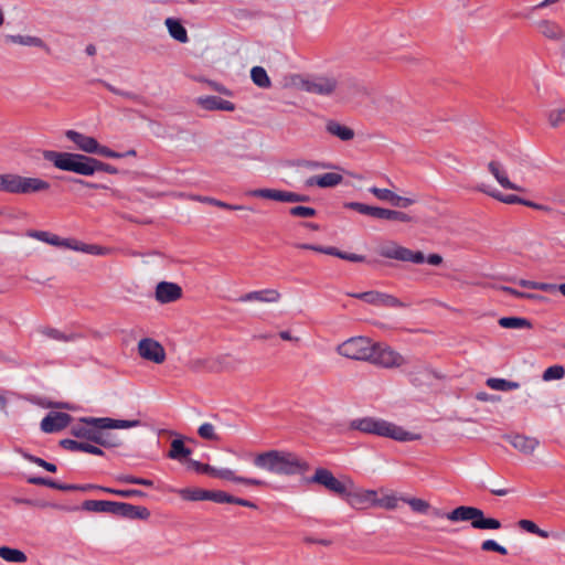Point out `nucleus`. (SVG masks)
Segmentation results:
<instances>
[{"mask_svg":"<svg viewBox=\"0 0 565 565\" xmlns=\"http://www.w3.org/2000/svg\"><path fill=\"white\" fill-rule=\"evenodd\" d=\"M398 500L399 499L393 493L385 494L382 498L376 497L375 507H380L386 510H394L397 508Z\"/></svg>","mask_w":565,"mask_h":565,"instance_id":"3c124183","label":"nucleus"},{"mask_svg":"<svg viewBox=\"0 0 565 565\" xmlns=\"http://www.w3.org/2000/svg\"><path fill=\"white\" fill-rule=\"evenodd\" d=\"M138 354L141 359L154 364H162L167 359L163 345L152 338H143L137 345Z\"/></svg>","mask_w":565,"mask_h":565,"instance_id":"ddd939ff","label":"nucleus"},{"mask_svg":"<svg viewBox=\"0 0 565 565\" xmlns=\"http://www.w3.org/2000/svg\"><path fill=\"white\" fill-rule=\"evenodd\" d=\"M0 557L9 563H24L28 559L24 552L9 546L0 547Z\"/></svg>","mask_w":565,"mask_h":565,"instance_id":"ea45409f","label":"nucleus"},{"mask_svg":"<svg viewBox=\"0 0 565 565\" xmlns=\"http://www.w3.org/2000/svg\"><path fill=\"white\" fill-rule=\"evenodd\" d=\"M182 297V289L178 284L161 281L156 287V300L160 303H170Z\"/></svg>","mask_w":565,"mask_h":565,"instance_id":"2eb2a0df","label":"nucleus"},{"mask_svg":"<svg viewBox=\"0 0 565 565\" xmlns=\"http://www.w3.org/2000/svg\"><path fill=\"white\" fill-rule=\"evenodd\" d=\"M28 482L35 486H45L61 491H75L77 489V484L60 483L44 477H30L28 478Z\"/></svg>","mask_w":565,"mask_h":565,"instance_id":"72a5a7b5","label":"nucleus"},{"mask_svg":"<svg viewBox=\"0 0 565 565\" xmlns=\"http://www.w3.org/2000/svg\"><path fill=\"white\" fill-rule=\"evenodd\" d=\"M537 29L540 33L548 40L561 41L563 38L562 26L553 21L543 20L537 23Z\"/></svg>","mask_w":565,"mask_h":565,"instance_id":"473e14b6","label":"nucleus"},{"mask_svg":"<svg viewBox=\"0 0 565 565\" xmlns=\"http://www.w3.org/2000/svg\"><path fill=\"white\" fill-rule=\"evenodd\" d=\"M481 550L484 552H497L501 555L508 554V550L504 546L497 543L494 540L483 541L481 544Z\"/></svg>","mask_w":565,"mask_h":565,"instance_id":"6e6d98bb","label":"nucleus"},{"mask_svg":"<svg viewBox=\"0 0 565 565\" xmlns=\"http://www.w3.org/2000/svg\"><path fill=\"white\" fill-rule=\"evenodd\" d=\"M105 86H106V87H107L111 93L117 94V95H119V96H122V97H125V98H127V99L137 100V99L139 98V97H138V95H136V94H134V93H131V92H125V90L118 89V88L114 87V86H113V85H110V84H107V83H106V84H105Z\"/></svg>","mask_w":565,"mask_h":565,"instance_id":"774afa93","label":"nucleus"},{"mask_svg":"<svg viewBox=\"0 0 565 565\" xmlns=\"http://www.w3.org/2000/svg\"><path fill=\"white\" fill-rule=\"evenodd\" d=\"M479 192L486 193L489 196L507 204H525V205H532V203L519 198L515 194H503L497 189H493L484 183L477 185L476 188Z\"/></svg>","mask_w":565,"mask_h":565,"instance_id":"b1692460","label":"nucleus"},{"mask_svg":"<svg viewBox=\"0 0 565 565\" xmlns=\"http://www.w3.org/2000/svg\"><path fill=\"white\" fill-rule=\"evenodd\" d=\"M509 443L523 454H532L539 445V441L533 437L524 435H512L507 437Z\"/></svg>","mask_w":565,"mask_h":565,"instance_id":"c85d7f7f","label":"nucleus"},{"mask_svg":"<svg viewBox=\"0 0 565 565\" xmlns=\"http://www.w3.org/2000/svg\"><path fill=\"white\" fill-rule=\"evenodd\" d=\"M250 78L253 83L260 88H269L271 85L266 70L262 66H254L250 70Z\"/></svg>","mask_w":565,"mask_h":565,"instance_id":"79ce46f5","label":"nucleus"},{"mask_svg":"<svg viewBox=\"0 0 565 565\" xmlns=\"http://www.w3.org/2000/svg\"><path fill=\"white\" fill-rule=\"evenodd\" d=\"M388 221H398V222L408 223L412 221V217L404 212L396 211V210H390L388 211Z\"/></svg>","mask_w":565,"mask_h":565,"instance_id":"338daca9","label":"nucleus"},{"mask_svg":"<svg viewBox=\"0 0 565 565\" xmlns=\"http://www.w3.org/2000/svg\"><path fill=\"white\" fill-rule=\"evenodd\" d=\"M281 298V295L276 289H263L249 291L245 295H242L238 298L239 302H250V301H259V302H278Z\"/></svg>","mask_w":565,"mask_h":565,"instance_id":"412c9836","label":"nucleus"},{"mask_svg":"<svg viewBox=\"0 0 565 565\" xmlns=\"http://www.w3.org/2000/svg\"><path fill=\"white\" fill-rule=\"evenodd\" d=\"M487 385L495 391H513L520 387V384L518 382L508 381L504 379H498V377H490L487 380Z\"/></svg>","mask_w":565,"mask_h":565,"instance_id":"c03bdc74","label":"nucleus"},{"mask_svg":"<svg viewBox=\"0 0 565 565\" xmlns=\"http://www.w3.org/2000/svg\"><path fill=\"white\" fill-rule=\"evenodd\" d=\"M196 200L202 203H207V204H211V205H214V206H217L221 209H225V210H231V211H241V210L245 209L244 205H233V204H228L226 202L216 200L214 198H209V196H198Z\"/></svg>","mask_w":565,"mask_h":565,"instance_id":"de8ad7c7","label":"nucleus"},{"mask_svg":"<svg viewBox=\"0 0 565 565\" xmlns=\"http://www.w3.org/2000/svg\"><path fill=\"white\" fill-rule=\"evenodd\" d=\"M213 477L215 478H220V479H223V480H228V481H233V482H236V483H242V484H245V486H264L265 482L263 480H259V479H255V478H247V477H241V476H237L235 475V472L228 468H215L214 471H213Z\"/></svg>","mask_w":565,"mask_h":565,"instance_id":"5701e85b","label":"nucleus"},{"mask_svg":"<svg viewBox=\"0 0 565 565\" xmlns=\"http://www.w3.org/2000/svg\"><path fill=\"white\" fill-rule=\"evenodd\" d=\"M190 455H191V449L184 446V443L182 439H173L172 440L171 448L168 454L169 458L181 461Z\"/></svg>","mask_w":565,"mask_h":565,"instance_id":"a19ab883","label":"nucleus"},{"mask_svg":"<svg viewBox=\"0 0 565 565\" xmlns=\"http://www.w3.org/2000/svg\"><path fill=\"white\" fill-rule=\"evenodd\" d=\"M70 249L97 256H106L109 255L111 252V249L108 247L99 246L96 244H85L74 238L71 239Z\"/></svg>","mask_w":565,"mask_h":565,"instance_id":"c756f323","label":"nucleus"},{"mask_svg":"<svg viewBox=\"0 0 565 565\" xmlns=\"http://www.w3.org/2000/svg\"><path fill=\"white\" fill-rule=\"evenodd\" d=\"M118 503L119 502L106 501V500H87L84 502L83 507L87 511L106 512V513L117 515Z\"/></svg>","mask_w":565,"mask_h":565,"instance_id":"7c9ffc66","label":"nucleus"},{"mask_svg":"<svg viewBox=\"0 0 565 565\" xmlns=\"http://www.w3.org/2000/svg\"><path fill=\"white\" fill-rule=\"evenodd\" d=\"M255 467L279 476L305 475L310 470L308 461L287 450L271 449L257 454Z\"/></svg>","mask_w":565,"mask_h":565,"instance_id":"f03ea898","label":"nucleus"},{"mask_svg":"<svg viewBox=\"0 0 565 565\" xmlns=\"http://www.w3.org/2000/svg\"><path fill=\"white\" fill-rule=\"evenodd\" d=\"M93 153L113 159L124 158V154H121L120 152H116L105 146H100L98 141H96V149Z\"/></svg>","mask_w":565,"mask_h":565,"instance_id":"4d7b16f0","label":"nucleus"},{"mask_svg":"<svg viewBox=\"0 0 565 565\" xmlns=\"http://www.w3.org/2000/svg\"><path fill=\"white\" fill-rule=\"evenodd\" d=\"M301 89L307 93L321 96L333 94L341 98H349L352 94L360 92L361 86L351 78H338L332 75H318L301 82Z\"/></svg>","mask_w":565,"mask_h":565,"instance_id":"7ed1b4c3","label":"nucleus"},{"mask_svg":"<svg viewBox=\"0 0 565 565\" xmlns=\"http://www.w3.org/2000/svg\"><path fill=\"white\" fill-rule=\"evenodd\" d=\"M190 466L198 472L206 473V475H210L213 477V471L215 469V467H213V466H210L206 463H201L196 460H190Z\"/></svg>","mask_w":565,"mask_h":565,"instance_id":"0e129e2a","label":"nucleus"},{"mask_svg":"<svg viewBox=\"0 0 565 565\" xmlns=\"http://www.w3.org/2000/svg\"><path fill=\"white\" fill-rule=\"evenodd\" d=\"M379 254L385 258L408 262L417 265L428 263L433 266H439L443 263V257L439 254H429L426 257L420 250H412L395 242H388L387 244L382 245L379 248Z\"/></svg>","mask_w":565,"mask_h":565,"instance_id":"0eeeda50","label":"nucleus"},{"mask_svg":"<svg viewBox=\"0 0 565 565\" xmlns=\"http://www.w3.org/2000/svg\"><path fill=\"white\" fill-rule=\"evenodd\" d=\"M246 195L274 200L277 202H289V203L307 202L309 200V198L303 194H298V193L291 192V191L267 189V188L249 190L246 192Z\"/></svg>","mask_w":565,"mask_h":565,"instance_id":"f8f14e48","label":"nucleus"},{"mask_svg":"<svg viewBox=\"0 0 565 565\" xmlns=\"http://www.w3.org/2000/svg\"><path fill=\"white\" fill-rule=\"evenodd\" d=\"M198 434L201 438L206 439V440H217L218 439V437L215 433L214 426L210 423L202 424L198 429Z\"/></svg>","mask_w":565,"mask_h":565,"instance_id":"864d4df0","label":"nucleus"},{"mask_svg":"<svg viewBox=\"0 0 565 565\" xmlns=\"http://www.w3.org/2000/svg\"><path fill=\"white\" fill-rule=\"evenodd\" d=\"M518 526L529 533L535 534L540 537L546 539L548 536L547 532L544 530H541L533 521L531 520H520L518 522Z\"/></svg>","mask_w":565,"mask_h":565,"instance_id":"09e8293b","label":"nucleus"},{"mask_svg":"<svg viewBox=\"0 0 565 565\" xmlns=\"http://www.w3.org/2000/svg\"><path fill=\"white\" fill-rule=\"evenodd\" d=\"M289 214L292 216H296V217L307 218V217H313L317 214V212L313 207L298 205V206L291 207L289 210Z\"/></svg>","mask_w":565,"mask_h":565,"instance_id":"5fc2aeb1","label":"nucleus"},{"mask_svg":"<svg viewBox=\"0 0 565 565\" xmlns=\"http://www.w3.org/2000/svg\"><path fill=\"white\" fill-rule=\"evenodd\" d=\"M26 458L31 462L38 465L39 467H42L46 471H50V472H55L56 471V466L54 463L47 462V461H45L42 458H39V457H35V456H31V455L26 456Z\"/></svg>","mask_w":565,"mask_h":565,"instance_id":"e2e57ef3","label":"nucleus"},{"mask_svg":"<svg viewBox=\"0 0 565 565\" xmlns=\"http://www.w3.org/2000/svg\"><path fill=\"white\" fill-rule=\"evenodd\" d=\"M374 342L367 337H352L337 347V352L348 359L366 361L372 358Z\"/></svg>","mask_w":565,"mask_h":565,"instance_id":"6e6552de","label":"nucleus"},{"mask_svg":"<svg viewBox=\"0 0 565 565\" xmlns=\"http://www.w3.org/2000/svg\"><path fill=\"white\" fill-rule=\"evenodd\" d=\"M50 188L51 184L41 178L20 175L18 194L28 195L45 192L49 191Z\"/></svg>","mask_w":565,"mask_h":565,"instance_id":"f3484780","label":"nucleus"},{"mask_svg":"<svg viewBox=\"0 0 565 565\" xmlns=\"http://www.w3.org/2000/svg\"><path fill=\"white\" fill-rule=\"evenodd\" d=\"M564 375H565V367L564 366H562V365H553V366L547 367L544 371V373L542 375V379L545 382H550L552 380H561Z\"/></svg>","mask_w":565,"mask_h":565,"instance_id":"603ef678","label":"nucleus"},{"mask_svg":"<svg viewBox=\"0 0 565 565\" xmlns=\"http://www.w3.org/2000/svg\"><path fill=\"white\" fill-rule=\"evenodd\" d=\"M415 200L411 198H404L401 195H397L396 193H393L391 204L396 207H408L409 205L414 204Z\"/></svg>","mask_w":565,"mask_h":565,"instance_id":"680f3d73","label":"nucleus"},{"mask_svg":"<svg viewBox=\"0 0 565 565\" xmlns=\"http://www.w3.org/2000/svg\"><path fill=\"white\" fill-rule=\"evenodd\" d=\"M99 419L95 417L81 419L78 424L72 426V435L106 448L121 446V440L116 435L107 431L108 427H102V424L97 422Z\"/></svg>","mask_w":565,"mask_h":565,"instance_id":"423d86ee","label":"nucleus"},{"mask_svg":"<svg viewBox=\"0 0 565 565\" xmlns=\"http://www.w3.org/2000/svg\"><path fill=\"white\" fill-rule=\"evenodd\" d=\"M40 333L49 339L60 341V342H71L78 338V335L75 333H65L58 329L51 328V327L42 328L40 330Z\"/></svg>","mask_w":565,"mask_h":565,"instance_id":"4c0bfd02","label":"nucleus"},{"mask_svg":"<svg viewBox=\"0 0 565 565\" xmlns=\"http://www.w3.org/2000/svg\"><path fill=\"white\" fill-rule=\"evenodd\" d=\"M164 23L168 28L169 34L174 40L179 41L180 43H186L189 41L188 32L179 20L168 18Z\"/></svg>","mask_w":565,"mask_h":565,"instance_id":"f704fd0d","label":"nucleus"},{"mask_svg":"<svg viewBox=\"0 0 565 565\" xmlns=\"http://www.w3.org/2000/svg\"><path fill=\"white\" fill-rule=\"evenodd\" d=\"M196 104L205 110L234 111L236 108L234 103L216 95L201 96L196 99Z\"/></svg>","mask_w":565,"mask_h":565,"instance_id":"a211bd4d","label":"nucleus"},{"mask_svg":"<svg viewBox=\"0 0 565 565\" xmlns=\"http://www.w3.org/2000/svg\"><path fill=\"white\" fill-rule=\"evenodd\" d=\"M429 512L435 518H446L451 522L470 521L471 526L476 530H499L502 526L498 519L486 518L483 511L475 507L460 505L448 513L437 508H430Z\"/></svg>","mask_w":565,"mask_h":565,"instance_id":"39448f33","label":"nucleus"},{"mask_svg":"<svg viewBox=\"0 0 565 565\" xmlns=\"http://www.w3.org/2000/svg\"><path fill=\"white\" fill-rule=\"evenodd\" d=\"M377 492L375 490H358L345 494L347 502L356 510H363L369 507H375Z\"/></svg>","mask_w":565,"mask_h":565,"instance_id":"dca6fc26","label":"nucleus"},{"mask_svg":"<svg viewBox=\"0 0 565 565\" xmlns=\"http://www.w3.org/2000/svg\"><path fill=\"white\" fill-rule=\"evenodd\" d=\"M6 43H14L24 46H35L40 49H46L45 42L38 36L33 35H21V34H7L4 36Z\"/></svg>","mask_w":565,"mask_h":565,"instance_id":"2f4dec72","label":"nucleus"},{"mask_svg":"<svg viewBox=\"0 0 565 565\" xmlns=\"http://www.w3.org/2000/svg\"><path fill=\"white\" fill-rule=\"evenodd\" d=\"M565 110L562 108L552 110L548 115V122L552 127H558L564 120Z\"/></svg>","mask_w":565,"mask_h":565,"instance_id":"052dcab7","label":"nucleus"},{"mask_svg":"<svg viewBox=\"0 0 565 565\" xmlns=\"http://www.w3.org/2000/svg\"><path fill=\"white\" fill-rule=\"evenodd\" d=\"M327 255L335 256L344 260H349L352 263H363L365 262V256L353 254V253H345L341 252L338 248L333 247L332 250H327Z\"/></svg>","mask_w":565,"mask_h":565,"instance_id":"8fccbe9b","label":"nucleus"},{"mask_svg":"<svg viewBox=\"0 0 565 565\" xmlns=\"http://www.w3.org/2000/svg\"><path fill=\"white\" fill-rule=\"evenodd\" d=\"M349 427L353 430L392 438L396 441H412L419 438L418 435L407 431L401 426L375 417L355 418L350 422Z\"/></svg>","mask_w":565,"mask_h":565,"instance_id":"20e7f679","label":"nucleus"},{"mask_svg":"<svg viewBox=\"0 0 565 565\" xmlns=\"http://www.w3.org/2000/svg\"><path fill=\"white\" fill-rule=\"evenodd\" d=\"M352 298L363 300L369 305L385 308H404L406 305L393 295L381 292L376 290L365 292H350L348 294Z\"/></svg>","mask_w":565,"mask_h":565,"instance_id":"9d476101","label":"nucleus"},{"mask_svg":"<svg viewBox=\"0 0 565 565\" xmlns=\"http://www.w3.org/2000/svg\"><path fill=\"white\" fill-rule=\"evenodd\" d=\"M488 170L503 189L522 191L521 186L510 181L507 170L500 161L491 160L488 163Z\"/></svg>","mask_w":565,"mask_h":565,"instance_id":"6ab92c4d","label":"nucleus"},{"mask_svg":"<svg viewBox=\"0 0 565 565\" xmlns=\"http://www.w3.org/2000/svg\"><path fill=\"white\" fill-rule=\"evenodd\" d=\"M97 422L102 424V427H108L109 429H128L141 425V422L138 419L127 420L102 417Z\"/></svg>","mask_w":565,"mask_h":565,"instance_id":"c9c22d12","label":"nucleus"},{"mask_svg":"<svg viewBox=\"0 0 565 565\" xmlns=\"http://www.w3.org/2000/svg\"><path fill=\"white\" fill-rule=\"evenodd\" d=\"M71 415L62 412L49 413L41 422V429L44 433L52 434L67 427L71 423Z\"/></svg>","mask_w":565,"mask_h":565,"instance_id":"4468645a","label":"nucleus"},{"mask_svg":"<svg viewBox=\"0 0 565 565\" xmlns=\"http://www.w3.org/2000/svg\"><path fill=\"white\" fill-rule=\"evenodd\" d=\"M100 491H104L106 493H110L117 497L121 498H131V497H145L146 493L138 489H114V488H107V487H99Z\"/></svg>","mask_w":565,"mask_h":565,"instance_id":"49530a36","label":"nucleus"},{"mask_svg":"<svg viewBox=\"0 0 565 565\" xmlns=\"http://www.w3.org/2000/svg\"><path fill=\"white\" fill-rule=\"evenodd\" d=\"M307 482L322 486L330 492L341 497L345 495L348 490L347 484L337 479L333 473L326 468H317Z\"/></svg>","mask_w":565,"mask_h":565,"instance_id":"9b49d317","label":"nucleus"},{"mask_svg":"<svg viewBox=\"0 0 565 565\" xmlns=\"http://www.w3.org/2000/svg\"><path fill=\"white\" fill-rule=\"evenodd\" d=\"M117 515L129 520H147L150 516V511L142 505L119 502Z\"/></svg>","mask_w":565,"mask_h":565,"instance_id":"4be33fe9","label":"nucleus"},{"mask_svg":"<svg viewBox=\"0 0 565 565\" xmlns=\"http://www.w3.org/2000/svg\"><path fill=\"white\" fill-rule=\"evenodd\" d=\"M29 236L33 237L38 241L44 242L46 244H50L52 246L64 247V248H68V249L71 246V239H72V238H62L58 235L52 234L46 231H33V232L29 233Z\"/></svg>","mask_w":565,"mask_h":565,"instance_id":"bb28decb","label":"nucleus"},{"mask_svg":"<svg viewBox=\"0 0 565 565\" xmlns=\"http://www.w3.org/2000/svg\"><path fill=\"white\" fill-rule=\"evenodd\" d=\"M326 131L331 136L339 138L341 141H350L354 138V130L337 120H328Z\"/></svg>","mask_w":565,"mask_h":565,"instance_id":"cd10ccee","label":"nucleus"},{"mask_svg":"<svg viewBox=\"0 0 565 565\" xmlns=\"http://www.w3.org/2000/svg\"><path fill=\"white\" fill-rule=\"evenodd\" d=\"M209 500L216 502V503H231L232 495L224 491H211L210 490Z\"/></svg>","mask_w":565,"mask_h":565,"instance_id":"bf43d9fd","label":"nucleus"},{"mask_svg":"<svg viewBox=\"0 0 565 565\" xmlns=\"http://www.w3.org/2000/svg\"><path fill=\"white\" fill-rule=\"evenodd\" d=\"M402 501L407 503L414 512L426 514L430 510V504L419 498H402Z\"/></svg>","mask_w":565,"mask_h":565,"instance_id":"a18cd8bd","label":"nucleus"},{"mask_svg":"<svg viewBox=\"0 0 565 565\" xmlns=\"http://www.w3.org/2000/svg\"><path fill=\"white\" fill-rule=\"evenodd\" d=\"M372 351V358L369 359V362L374 365L384 369H394L406 363L402 354L386 344L374 342Z\"/></svg>","mask_w":565,"mask_h":565,"instance_id":"1a4fd4ad","label":"nucleus"},{"mask_svg":"<svg viewBox=\"0 0 565 565\" xmlns=\"http://www.w3.org/2000/svg\"><path fill=\"white\" fill-rule=\"evenodd\" d=\"M65 136L67 139L73 141L79 150L84 152L93 153L96 149L97 140L90 136H86L75 130H67Z\"/></svg>","mask_w":565,"mask_h":565,"instance_id":"393cba45","label":"nucleus"},{"mask_svg":"<svg viewBox=\"0 0 565 565\" xmlns=\"http://www.w3.org/2000/svg\"><path fill=\"white\" fill-rule=\"evenodd\" d=\"M179 495L188 501H203L209 500L210 490L200 488H184L178 490Z\"/></svg>","mask_w":565,"mask_h":565,"instance_id":"58836bf2","label":"nucleus"},{"mask_svg":"<svg viewBox=\"0 0 565 565\" xmlns=\"http://www.w3.org/2000/svg\"><path fill=\"white\" fill-rule=\"evenodd\" d=\"M499 324L505 329H529L532 327L530 320L520 317H503L499 319Z\"/></svg>","mask_w":565,"mask_h":565,"instance_id":"37998d69","label":"nucleus"},{"mask_svg":"<svg viewBox=\"0 0 565 565\" xmlns=\"http://www.w3.org/2000/svg\"><path fill=\"white\" fill-rule=\"evenodd\" d=\"M369 191L375 195L379 200L381 201H386V202H390L391 203V200H392V196H393V191L388 190V189H381V188H376V186H372L369 189Z\"/></svg>","mask_w":565,"mask_h":565,"instance_id":"13d9d810","label":"nucleus"},{"mask_svg":"<svg viewBox=\"0 0 565 565\" xmlns=\"http://www.w3.org/2000/svg\"><path fill=\"white\" fill-rule=\"evenodd\" d=\"M343 180V177L335 172H327L320 175H312L305 181L307 188L319 186V188H333L339 185Z\"/></svg>","mask_w":565,"mask_h":565,"instance_id":"aec40b11","label":"nucleus"},{"mask_svg":"<svg viewBox=\"0 0 565 565\" xmlns=\"http://www.w3.org/2000/svg\"><path fill=\"white\" fill-rule=\"evenodd\" d=\"M60 444L64 449L71 451H83L96 456L104 455V451L99 447L92 445L88 440L77 441L73 439H63Z\"/></svg>","mask_w":565,"mask_h":565,"instance_id":"a878e982","label":"nucleus"},{"mask_svg":"<svg viewBox=\"0 0 565 565\" xmlns=\"http://www.w3.org/2000/svg\"><path fill=\"white\" fill-rule=\"evenodd\" d=\"M20 174L3 173L0 174V192L18 194Z\"/></svg>","mask_w":565,"mask_h":565,"instance_id":"e433bc0d","label":"nucleus"},{"mask_svg":"<svg viewBox=\"0 0 565 565\" xmlns=\"http://www.w3.org/2000/svg\"><path fill=\"white\" fill-rule=\"evenodd\" d=\"M43 158L52 162L54 167L60 170L74 172L81 175H93L97 171H103L109 174L118 173V169L116 167L79 153L44 150Z\"/></svg>","mask_w":565,"mask_h":565,"instance_id":"f257e3e1","label":"nucleus"},{"mask_svg":"<svg viewBox=\"0 0 565 565\" xmlns=\"http://www.w3.org/2000/svg\"><path fill=\"white\" fill-rule=\"evenodd\" d=\"M537 289L546 292L558 290L562 295L565 296V282L559 285L539 282Z\"/></svg>","mask_w":565,"mask_h":565,"instance_id":"69168bd1","label":"nucleus"}]
</instances>
